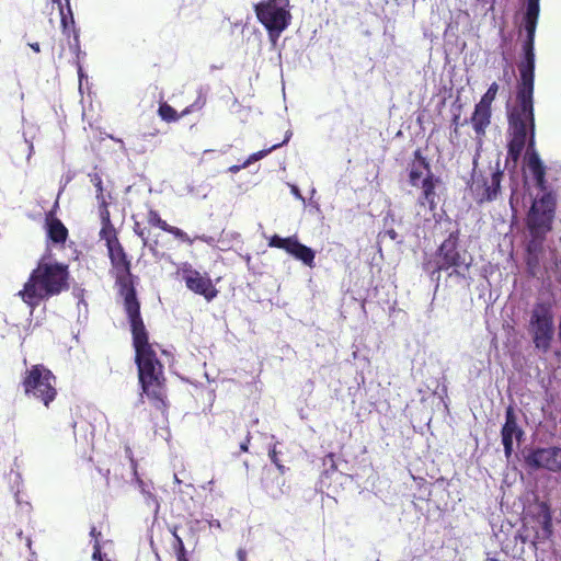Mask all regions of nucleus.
I'll list each match as a JSON object with an SVG mask.
<instances>
[{"label":"nucleus","mask_w":561,"mask_h":561,"mask_svg":"<svg viewBox=\"0 0 561 561\" xmlns=\"http://www.w3.org/2000/svg\"><path fill=\"white\" fill-rule=\"evenodd\" d=\"M127 319L130 325L139 385L142 392L156 409L157 415L153 417L154 426L163 425L168 423V411L170 408L167 396L164 366L158 358L152 344L149 342V333L141 314Z\"/></svg>","instance_id":"f257e3e1"},{"label":"nucleus","mask_w":561,"mask_h":561,"mask_svg":"<svg viewBox=\"0 0 561 561\" xmlns=\"http://www.w3.org/2000/svg\"><path fill=\"white\" fill-rule=\"evenodd\" d=\"M534 90L516 87L515 102L507 108V159L517 163L526 148L527 169L541 183L543 162L536 150Z\"/></svg>","instance_id":"f03ea898"},{"label":"nucleus","mask_w":561,"mask_h":561,"mask_svg":"<svg viewBox=\"0 0 561 561\" xmlns=\"http://www.w3.org/2000/svg\"><path fill=\"white\" fill-rule=\"evenodd\" d=\"M547 167L542 164V182L540 183L535 174L533 179L537 188L542 194L534 198L526 215L525 224L528 230L526 243V264L529 273L535 276L540 265V254L543 253L547 236L552 231L557 214V194L549 185L547 179Z\"/></svg>","instance_id":"7ed1b4c3"},{"label":"nucleus","mask_w":561,"mask_h":561,"mask_svg":"<svg viewBox=\"0 0 561 561\" xmlns=\"http://www.w3.org/2000/svg\"><path fill=\"white\" fill-rule=\"evenodd\" d=\"M69 278L68 264L42 256L18 296L33 312L42 302L68 290Z\"/></svg>","instance_id":"20e7f679"},{"label":"nucleus","mask_w":561,"mask_h":561,"mask_svg":"<svg viewBox=\"0 0 561 561\" xmlns=\"http://www.w3.org/2000/svg\"><path fill=\"white\" fill-rule=\"evenodd\" d=\"M108 259L114 271L119 294L123 297L124 311L127 318L139 316L140 302L137 298L131 274V262L122 243L107 248Z\"/></svg>","instance_id":"39448f33"},{"label":"nucleus","mask_w":561,"mask_h":561,"mask_svg":"<svg viewBox=\"0 0 561 561\" xmlns=\"http://www.w3.org/2000/svg\"><path fill=\"white\" fill-rule=\"evenodd\" d=\"M553 537L552 512L548 502L537 501L529 510L526 522L518 530L517 538L529 542L537 551L539 545L550 541Z\"/></svg>","instance_id":"423d86ee"},{"label":"nucleus","mask_w":561,"mask_h":561,"mask_svg":"<svg viewBox=\"0 0 561 561\" xmlns=\"http://www.w3.org/2000/svg\"><path fill=\"white\" fill-rule=\"evenodd\" d=\"M57 379L53 371L43 364H35L27 368L21 379L24 394L42 402L46 408L57 397Z\"/></svg>","instance_id":"0eeeda50"},{"label":"nucleus","mask_w":561,"mask_h":561,"mask_svg":"<svg viewBox=\"0 0 561 561\" xmlns=\"http://www.w3.org/2000/svg\"><path fill=\"white\" fill-rule=\"evenodd\" d=\"M459 230L450 232L438 247L432 275L449 268H454V273L457 275H463V272H468L472 264V257L467 255L465 251L459 250Z\"/></svg>","instance_id":"6e6552de"},{"label":"nucleus","mask_w":561,"mask_h":561,"mask_svg":"<svg viewBox=\"0 0 561 561\" xmlns=\"http://www.w3.org/2000/svg\"><path fill=\"white\" fill-rule=\"evenodd\" d=\"M529 332L536 348L548 352L554 334L551 302L535 304L530 313Z\"/></svg>","instance_id":"1a4fd4ad"},{"label":"nucleus","mask_w":561,"mask_h":561,"mask_svg":"<svg viewBox=\"0 0 561 561\" xmlns=\"http://www.w3.org/2000/svg\"><path fill=\"white\" fill-rule=\"evenodd\" d=\"M504 176L503 170L499 163L495 169H491L489 174L483 172H473L472 182L469 186L473 199L478 204L491 203L495 201L501 193V182Z\"/></svg>","instance_id":"9d476101"},{"label":"nucleus","mask_w":561,"mask_h":561,"mask_svg":"<svg viewBox=\"0 0 561 561\" xmlns=\"http://www.w3.org/2000/svg\"><path fill=\"white\" fill-rule=\"evenodd\" d=\"M257 20L268 32L279 34L289 24L290 13L276 4L275 0H264L254 5Z\"/></svg>","instance_id":"9b49d317"},{"label":"nucleus","mask_w":561,"mask_h":561,"mask_svg":"<svg viewBox=\"0 0 561 561\" xmlns=\"http://www.w3.org/2000/svg\"><path fill=\"white\" fill-rule=\"evenodd\" d=\"M268 247L284 250L309 267L314 266V251L300 243L296 236L282 238L278 234H274L268 239Z\"/></svg>","instance_id":"f8f14e48"},{"label":"nucleus","mask_w":561,"mask_h":561,"mask_svg":"<svg viewBox=\"0 0 561 561\" xmlns=\"http://www.w3.org/2000/svg\"><path fill=\"white\" fill-rule=\"evenodd\" d=\"M523 55L518 62L519 79L516 87L535 89V33H526Z\"/></svg>","instance_id":"ddd939ff"},{"label":"nucleus","mask_w":561,"mask_h":561,"mask_svg":"<svg viewBox=\"0 0 561 561\" xmlns=\"http://www.w3.org/2000/svg\"><path fill=\"white\" fill-rule=\"evenodd\" d=\"M526 463L533 469H547L549 471H561V448L547 447L531 450L525 457Z\"/></svg>","instance_id":"4468645a"},{"label":"nucleus","mask_w":561,"mask_h":561,"mask_svg":"<svg viewBox=\"0 0 561 561\" xmlns=\"http://www.w3.org/2000/svg\"><path fill=\"white\" fill-rule=\"evenodd\" d=\"M67 1V12H65L62 5L60 4V24L62 34L67 36L69 49L72 53V55L76 58V64L79 68V71H81L80 66V54H81V45H80V38H79V30L76 27L75 18L70 8L69 0Z\"/></svg>","instance_id":"2eb2a0df"},{"label":"nucleus","mask_w":561,"mask_h":561,"mask_svg":"<svg viewBox=\"0 0 561 561\" xmlns=\"http://www.w3.org/2000/svg\"><path fill=\"white\" fill-rule=\"evenodd\" d=\"M524 435V431L517 423V416L512 405H508L505 411V423L501 430L502 444L504 446V453L507 458L511 457L514 450L513 442L516 439L520 442Z\"/></svg>","instance_id":"dca6fc26"},{"label":"nucleus","mask_w":561,"mask_h":561,"mask_svg":"<svg viewBox=\"0 0 561 561\" xmlns=\"http://www.w3.org/2000/svg\"><path fill=\"white\" fill-rule=\"evenodd\" d=\"M186 287L193 293L203 296L207 301L217 297L218 290L208 277H204L196 270L185 272L183 276Z\"/></svg>","instance_id":"f3484780"},{"label":"nucleus","mask_w":561,"mask_h":561,"mask_svg":"<svg viewBox=\"0 0 561 561\" xmlns=\"http://www.w3.org/2000/svg\"><path fill=\"white\" fill-rule=\"evenodd\" d=\"M147 224L150 226V227H156V228H159L161 229L162 231L164 232H168L170 234H172L175 239L182 241V242H185L190 245H192L194 243L195 240H202V241H206V238L204 236L202 237H195V238H191L185 231H183L182 229L178 228V227H174V226H171L169 225L164 219L161 218L160 214L158 210L153 209V208H150L147 213Z\"/></svg>","instance_id":"a211bd4d"},{"label":"nucleus","mask_w":561,"mask_h":561,"mask_svg":"<svg viewBox=\"0 0 561 561\" xmlns=\"http://www.w3.org/2000/svg\"><path fill=\"white\" fill-rule=\"evenodd\" d=\"M205 104H206V94L202 90H199L195 102L193 104H191L190 106L185 107L181 114H178V112L167 102L160 103L159 108H158V114L163 121H165L168 123H172V122H176L182 116H185L194 111L203 108L205 106Z\"/></svg>","instance_id":"6ab92c4d"},{"label":"nucleus","mask_w":561,"mask_h":561,"mask_svg":"<svg viewBox=\"0 0 561 561\" xmlns=\"http://www.w3.org/2000/svg\"><path fill=\"white\" fill-rule=\"evenodd\" d=\"M425 172L426 174H433L431 164L425 156H423L421 149H416L413 152V160L409 164V183L413 187H419L421 178Z\"/></svg>","instance_id":"aec40b11"},{"label":"nucleus","mask_w":561,"mask_h":561,"mask_svg":"<svg viewBox=\"0 0 561 561\" xmlns=\"http://www.w3.org/2000/svg\"><path fill=\"white\" fill-rule=\"evenodd\" d=\"M45 229L48 239L55 244H65L69 231L59 218L55 216L54 210H49L45 216Z\"/></svg>","instance_id":"412c9836"},{"label":"nucleus","mask_w":561,"mask_h":561,"mask_svg":"<svg viewBox=\"0 0 561 561\" xmlns=\"http://www.w3.org/2000/svg\"><path fill=\"white\" fill-rule=\"evenodd\" d=\"M439 183V179L434 174H426L420 182L422 192L419 197V204L422 206L427 205L430 210H434L437 206V194L435 188Z\"/></svg>","instance_id":"4be33fe9"},{"label":"nucleus","mask_w":561,"mask_h":561,"mask_svg":"<svg viewBox=\"0 0 561 561\" xmlns=\"http://www.w3.org/2000/svg\"><path fill=\"white\" fill-rule=\"evenodd\" d=\"M491 106H485L480 103L476 104L470 122L478 137L481 138L485 135L486 128L491 124Z\"/></svg>","instance_id":"5701e85b"},{"label":"nucleus","mask_w":561,"mask_h":561,"mask_svg":"<svg viewBox=\"0 0 561 561\" xmlns=\"http://www.w3.org/2000/svg\"><path fill=\"white\" fill-rule=\"evenodd\" d=\"M539 11V0H527L526 12L524 15V27L526 33H536Z\"/></svg>","instance_id":"b1692460"},{"label":"nucleus","mask_w":561,"mask_h":561,"mask_svg":"<svg viewBox=\"0 0 561 561\" xmlns=\"http://www.w3.org/2000/svg\"><path fill=\"white\" fill-rule=\"evenodd\" d=\"M100 238L105 241L106 249L121 243L113 224L102 225Z\"/></svg>","instance_id":"393cba45"},{"label":"nucleus","mask_w":561,"mask_h":561,"mask_svg":"<svg viewBox=\"0 0 561 561\" xmlns=\"http://www.w3.org/2000/svg\"><path fill=\"white\" fill-rule=\"evenodd\" d=\"M134 224H133V231L134 233L141 239L142 247H149L151 250H153L154 247H157L158 242L153 241V243H150L149 241V230L142 226V224L138 220H136L134 217Z\"/></svg>","instance_id":"a878e982"},{"label":"nucleus","mask_w":561,"mask_h":561,"mask_svg":"<svg viewBox=\"0 0 561 561\" xmlns=\"http://www.w3.org/2000/svg\"><path fill=\"white\" fill-rule=\"evenodd\" d=\"M287 141H288V138H286L284 141L279 142V144L273 145L272 147H270L267 149H263V150H260V151H256V152L250 154L249 158L242 163V167H249L251 163L263 159L270 152H272L273 150L279 148L280 146H283Z\"/></svg>","instance_id":"bb28decb"},{"label":"nucleus","mask_w":561,"mask_h":561,"mask_svg":"<svg viewBox=\"0 0 561 561\" xmlns=\"http://www.w3.org/2000/svg\"><path fill=\"white\" fill-rule=\"evenodd\" d=\"M499 92V84L496 82L491 83L486 92L482 95L480 104L492 107V102L495 100Z\"/></svg>","instance_id":"cd10ccee"},{"label":"nucleus","mask_w":561,"mask_h":561,"mask_svg":"<svg viewBox=\"0 0 561 561\" xmlns=\"http://www.w3.org/2000/svg\"><path fill=\"white\" fill-rule=\"evenodd\" d=\"M174 539H175L174 549H175L176 561H188L186 549H185L182 538L180 536H178L176 534H174Z\"/></svg>","instance_id":"c85d7f7f"},{"label":"nucleus","mask_w":561,"mask_h":561,"mask_svg":"<svg viewBox=\"0 0 561 561\" xmlns=\"http://www.w3.org/2000/svg\"><path fill=\"white\" fill-rule=\"evenodd\" d=\"M92 559L95 561H103L102 552H101V543H100V540H98V539L93 543Z\"/></svg>","instance_id":"c756f323"},{"label":"nucleus","mask_w":561,"mask_h":561,"mask_svg":"<svg viewBox=\"0 0 561 561\" xmlns=\"http://www.w3.org/2000/svg\"><path fill=\"white\" fill-rule=\"evenodd\" d=\"M101 221H102V225L112 224L111 222L110 211L107 209V206H106L105 202H103V210L101 211Z\"/></svg>","instance_id":"7c9ffc66"},{"label":"nucleus","mask_w":561,"mask_h":561,"mask_svg":"<svg viewBox=\"0 0 561 561\" xmlns=\"http://www.w3.org/2000/svg\"><path fill=\"white\" fill-rule=\"evenodd\" d=\"M251 433L247 431L244 439L240 443V453H247L251 442Z\"/></svg>","instance_id":"2f4dec72"},{"label":"nucleus","mask_w":561,"mask_h":561,"mask_svg":"<svg viewBox=\"0 0 561 561\" xmlns=\"http://www.w3.org/2000/svg\"><path fill=\"white\" fill-rule=\"evenodd\" d=\"M125 450H126V455H127L128 459L130 460V463H131V467H133L135 473H137V461L134 458L131 448L129 446H127L125 448Z\"/></svg>","instance_id":"473e14b6"},{"label":"nucleus","mask_w":561,"mask_h":561,"mask_svg":"<svg viewBox=\"0 0 561 561\" xmlns=\"http://www.w3.org/2000/svg\"><path fill=\"white\" fill-rule=\"evenodd\" d=\"M383 234L393 241L398 239V233L394 229H388L385 231Z\"/></svg>","instance_id":"72a5a7b5"},{"label":"nucleus","mask_w":561,"mask_h":561,"mask_svg":"<svg viewBox=\"0 0 561 561\" xmlns=\"http://www.w3.org/2000/svg\"><path fill=\"white\" fill-rule=\"evenodd\" d=\"M272 462L276 466L278 462H279V459H278V456H277V451L275 449H272L268 454Z\"/></svg>","instance_id":"f704fd0d"},{"label":"nucleus","mask_w":561,"mask_h":561,"mask_svg":"<svg viewBox=\"0 0 561 561\" xmlns=\"http://www.w3.org/2000/svg\"><path fill=\"white\" fill-rule=\"evenodd\" d=\"M158 134H159V129L158 128H153L151 131L142 133L141 136H142L144 139H147L148 137H156Z\"/></svg>","instance_id":"c9c22d12"},{"label":"nucleus","mask_w":561,"mask_h":561,"mask_svg":"<svg viewBox=\"0 0 561 561\" xmlns=\"http://www.w3.org/2000/svg\"><path fill=\"white\" fill-rule=\"evenodd\" d=\"M247 167H242V164H233L228 168V172L238 173L241 169H245Z\"/></svg>","instance_id":"e433bc0d"},{"label":"nucleus","mask_w":561,"mask_h":561,"mask_svg":"<svg viewBox=\"0 0 561 561\" xmlns=\"http://www.w3.org/2000/svg\"><path fill=\"white\" fill-rule=\"evenodd\" d=\"M90 536H91L92 538H94V541H95L96 539L99 540V537L101 536V531H99V530L96 529V527H95V526H93V527L91 528V530H90Z\"/></svg>","instance_id":"4c0bfd02"},{"label":"nucleus","mask_w":561,"mask_h":561,"mask_svg":"<svg viewBox=\"0 0 561 561\" xmlns=\"http://www.w3.org/2000/svg\"><path fill=\"white\" fill-rule=\"evenodd\" d=\"M237 557L239 561H247V552L243 549H239L237 552Z\"/></svg>","instance_id":"58836bf2"},{"label":"nucleus","mask_w":561,"mask_h":561,"mask_svg":"<svg viewBox=\"0 0 561 561\" xmlns=\"http://www.w3.org/2000/svg\"><path fill=\"white\" fill-rule=\"evenodd\" d=\"M516 187H513L512 188V193H511V196H510V204H511V207L514 209V198H515V195H516Z\"/></svg>","instance_id":"ea45409f"},{"label":"nucleus","mask_w":561,"mask_h":561,"mask_svg":"<svg viewBox=\"0 0 561 561\" xmlns=\"http://www.w3.org/2000/svg\"><path fill=\"white\" fill-rule=\"evenodd\" d=\"M30 47H31L35 53H39V51H41V48H39V44H38V43L30 44Z\"/></svg>","instance_id":"a19ab883"},{"label":"nucleus","mask_w":561,"mask_h":561,"mask_svg":"<svg viewBox=\"0 0 561 561\" xmlns=\"http://www.w3.org/2000/svg\"><path fill=\"white\" fill-rule=\"evenodd\" d=\"M276 467H277V469L279 470V472H280L282 474H284V473H285L286 468H285V466H284V465H282V463H280V461L276 465Z\"/></svg>","instance_id":"79ce46f5"},{"label":"nucleus","mask_w":561,"mask_h":561,"mask_svg":"<svg viewBox=\"0 0 561 561\" xmlns=\"http://www.w3.org/2000/svg\"><path fill=\"white\" fill-rule=\"evenodd\" d=\"M98 187H99V192H100V194H102L103 188H102V182H101V180H99V182H98Z\"/></svg>","instance_id":"37998d69"},{"label":"nucleus","mask_w":561,"mask_h":561,"mask_svg":"<svg viewBox=\"0 0 561 561\" xmlns=\"http://www.w3.org/2000/svg\"><path fill=\"white\" fill-rule=\"evenodd\" d=\"M62 54H64V49H61V51L59 53L60 58L62 57Z\"/></svg>","instance_id":"c03bdc74"},{"label":"nucleus","mask_w":561,"mask_h":561,"mask_svg":"<svg viewBox=\"0 0 561 561\" xmlns=\"http://www.w3.org/2000/svg\"><path fill=\"white\" fill-rule=\"evenodd\" d=\"M54 2H57L60 5L61 0H53Z\"/></svg>","instance_id":"a18cd8bd"}]
</instances>
